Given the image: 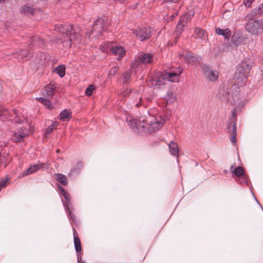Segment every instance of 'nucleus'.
<instances>
[{
  "mask_svg": "<svg viewBox=\"0 0 263 263\" xmlns=\"http://www.w3.org/2000/svg\"><path fill=\"white\" fill-rule=\"evenodd\" d=\"M252 67V62L249 59H245L238 65L233 77L234 84L229 90L222 91L220 98L222 102L234 105L238 104L241 99L239 87L247 84Z\"/></svg>",
  "mask_w": 263,
  "mask_h": 263,
  "instance_id": "f257e3e1",
  "label": "nucleus"
},
{
  "mask_svg": "<svg viewBox=\"0 0 263 263\" xmlns=\"http://www.w3.org/2000/svg\"><path fill=\"white\" fill-rule=\"evenodd\" d=\"M65 210L68 211V214L70 216L71 218L73 219H74V218H73L74 216H73V215L71 211H70V208H69V209H65Z\"/></svg>",
  "mask_w": 263,
  "mask_h": 263,
  "instance_id": "37998d69",
  "label": "nucleus"
},
{
  "mask_svg": "<svg viewBox=\"0 0 263 263\" xmlns=\"http://www.w3.org/2000/svg\"><path fill=\"white\" fill-rule=\"evenodd\" d=\"M9 179H10L8 177L1 179L0 180V192L7 186L8 184Z\"/></svg>",
  "mask_w": 263,
  "mask_h": 263,
  "instance_id": "2f4dec72",
  "label": "nucleus"
},
{
  "mask_svg": "<svg viewBox=\"0 0 263 263\" xmlns=\"http://www.w3.org/2000/svg\"><path fill=\"white\" fill-rule=\"evenodd\" d=\"M195 35L196 37L202 39L205 36V32L200 28H196L195 30Z\"/></svg>",
  "mask_w": 263,
  "mask_h": 263,
  "instance_id": "a878e982",
  "label": "nucleus"
},
{
  "mask_svg": "<svg viewBox=\"0 0 263 263\" xmlns=\"http://www.w3.org/2000/svg\"><path fill=\"white\" fill-rule=\"evenodd\" d=\"M77 256H78V261L79 262V261H80L81 260L82 257L80 255H78V254Z\"/></svg>",
  "mask_w": 263,
  "mask_h": 263,
  "instance_id": "de8ad7c7",
  "label": "nucleus"
},
{
  "mask_svg": "<svg viewBox=\"0 0 263 263\" xmlns=\"http://www.w3.org/2000/svg\"><path fill=\"white\" fill-rule=\"evenodd\" d=\"M56 72L62 78L65 74V66L64 65L58 66L55 69Z\"/></svg>",
  "mask_w": 263,
  "mask_h": 263,
  "instance_id": "cd10ccee",
  "label": "nucleus"
},
{
  "mask_svg": "<svg viewBox=\"0 0 263 263\" xmlns=\"http://www.w3.org/2000/svg\"><path fill=\"white\" fill-rule=\"evenodd\" d=\"M71 112L65 109L63 110L60 115V119L63 121H65L67 119L70 118Z\"/></svg>",
  "mask_w": 263,
  "mask_h": 263,
  "instance_id": "bb28decb",
  "label": "nucleus"
},
{
  "mask_svg": "<svg viewBox=\"0 0 263 263\" xmlns=\"http://www.w3.org/2000/svg\"><path fill=\"white\" fill-rule=\"evenodd\" d=\"M57 177L55 179L57 180L58 181H59L60 183H61L63 185H66L68 183V181L67 177L65 175L62 174H57L56 175Z\"/></svg>",
  "mask_w": 263,
  "mask_h": 263,
  "instance_id": "b1692460",
  "label": "nucleus"
},
{
  "mask_svg": "<svg viewBox=\"0 0 263 263\" xmlns=\"http://www.w3.org/2000/svg\"><path fill=\"white\" fill-rule=\"evenodd\" d=\"M107 25V21L106 18H98L95 23L92 26V29L91 33L96 36L99 35L103 31L104 28Z\"/></svg>",
  "mask_w": 263,
  "mask_h": 263,
  "instance_id": "6e6552de",
  "label": "nucleus"
},
{
  "mask_svg": "<svg viewBox=\"0 0 263 263\" xmlns=\"http://www.w3.org/2000/svg\"><path fill=\"white\" fill-rule=\"evenodd\" d=\"M108 49H109L114 55H118L117 58L118 61H120L125 54L124 48L121 46H116L111 48H108Z\"/></svg>",
  "mask_w": 263,
  "mask_h": 263,
  "instance_id": "2eb2a0df",
  "label": "nucleus"
},
{
  "mask_svg": "<svg viewBox=\"0 0 263 263\" xmlns=\"http://www.w3.org/2000/svg\"><path fill=\"white\" fill-rule=\"evenodd\" d=\"M151 83L152 85L154 87L160 86L161 85L164 84L163 81L158 78H153L151 80Z\"/></svg>",
  "mask_w": 263,
  "mask_h": 263,
  "instance_id": "c756f323",
  "label": "nucleus"
},
{
  "mask_svg": "<svg viewBox=\"0 0 263 263\" xmlns=\"http://www.w3.org/2000/svg\"><path fill=\"white\" fill-rule=\"evenodd\" d=\"M231 171L232 173L233 177H237V178H235V180L239 184L248 183L247 176L245 174V171L243 167L238 166L234 168V166L232 165L231 166Z\"/></svg>",
  "mask_w": 263,
  "mask_h": 263,
  "instance_id": "423d86ee",
  "label": "nucleus"
},
{
  "mask_svg": "<svg viewBox=\"0 0 263 263\" xmlns=\"http://www.w3.org/2000/svg\"><path fill=\"white\" fill-rule=\"evenodd\" d=\"M198 61V57L193 54L191 57V60L188 64H194L195 62Z\"/></svg>",
  "mask_w": 263,
  "mask_h": 263,
  "instance_id": "58836bf2",
  "label": "nucleus"
},
{
  "mask_svg": "<svg viewBox=\"0 0 263 263\" xmlns=\"http://www.w3.org/2000/svg\"><path fill=\"white\" fill-rule=\"evenodd\" d=\"M63 196L64 197V198H65L66 200V202L64 203V208H65V209H69V206L70 204V199H71L70 195H69V193H68L67 192L66 193V194L64 195Z\"/></svg>",
  "mask_w": 263,
  "mask_h": 263,
  "instance_id": "7c9ffc66",
  "label": "nucleus"
},
{
  "mask_svg": "<svg viewBox=\"0 0 263 263\" xmlns=\"http://www.w3.org/2000/svg\"><path fill=\"white\" fill-rule=\"evenodd\" d=\"M173 96L172 91H168L166 96V100L168 101H172L171 97Z\"/></svg>",
  "mask_w": 263,
  "mask_h": 263,
  "instance_id": "a19ab883",
  "label": "nucleus"
},
{
  "mask_svg": "<svg viewBox=\"0 0 263 263\" xmlns=\"http://www.w3.org/2000/svg\"><path fill=\"white\" fill-rule=\"evenodd\" d=\"M29 40H30L33 46H41L44 44V41L40 39L38 36L30 37Z\"/></svg>",
  "mask_w": 263,
  "mask_h": 263,
  "instance_id": "5701e85b",
  "label": "nucleus"
},
{
  "mask_svg": "<svg viewBox=\"0 0 263 263\" xmlns=\"http://www.w3.org/2000/svg\"><path fill=\"white\" fill-rule=\"evenodd\" d=\"M6 0H0V3H4L6 2Z\"/></svg>",
  "mask_w": 263,
  "mask_h": 263,
  "instance_id": "09e8293b",
  "label": "nucleus"
},
{
  "mask_svg": "<svg viewBox=\"0 0 263 263\" xmlns=\"http://www.w3.org/2000/svg\"><path fill=\"white\" fill-rule=\"evenodd\" d=\"M74 245L76 251L77 253H80L82 251L81 243L80 238L78 236L77 231L75 229H73Z\"/></svg>",
  "mask_w": 263,
  "mask_h": 263,
  "instance_id": "a211bd4d",
  "label": "nucleus"
},
{
  "mask_svg": "<svg viewBox=\"0 0 263 263\" xmlns=\"http://www.w3.org/2000/svg\"><path fill=\"white\" fill-rule=\"evenodd\" d=\"M36 99L43 103L45 106H46L48 108H52L53 107V105L51 104L50 101L46 99L45 97H39L36 98Z\"/></svg>",
  "mask_w": 263,
  "mask_h": 263,
  "instance_id": "393cba45",
  "label": "nucleus"
},
{
  "mask_svg": "<svg viewBox=\"0 0 263 263\" xmlns=\"http://www.w3.org/2000/svg\"><path fill=\"white\" fill-rule=\"evenodd\" d=\"M215 31L217 34L223 36L226 39H229L231 35V31L229 28H226L224 30L220 28H217Z\"/></svg>",
  "mask_w": 263,
  "mask_h": 263,
  "instance_id": "412c9836",
  "label": "nucleus"
},
{
  "mask_svg": "<svg viewBox=\"0 0 263 263\" xmlns=\"http://www.w3.org/2000/svg\"><path fill=\"white\" fill-rule=\"evenodd\" d=\"M19 54L22 56L23 58H26V57H30V54H31V53L30 51L25 50H20L19 52Z\"/></svg>",
  "mask_w": 263,
  "mask_h": 263,
  "instance_id": "c9c22d12",
  "label": "nucleus"
},
{
  "mask_svg": "<svg viewBox=\"0 0 263 263\" xmlns=\"http://www.w3.org/2000/svg\"><path fill=\"white\" fill-rule=\"evenodd\" d=\"M153 61V55L149 53H142L136 57L132 63L131 66L134 68L141 64H147L151 63Z\"/></svg>",
  "mask_w": 263,
  "mask_h": 263,
  "instance_id": "0eeeda50",
  "label": "nucleus"
},
{
  "mask_svg": "<svg viewBox=\"0 0 263 263\" xmlns=\"http://www.w3.org/2000/svg\"><path fill=\"white\" fill-rule=\"evenodd\" d=\"M55 87L51 84L47 85L41 91V94L43 97L51 98L54 95Z\"/></svg>",
  "mask_w": 263,
  "mask_h": 263,
  "instance_id": "4468645a",
  "label": "nucleus"
},
{
  "mask_svg": "<svg viewBox=\"0 0 263 263\" xmlns=\"http://www.w3.org/2000/svg\"><path fill=\"white\" fill-rule=\"evenodd\" d=\"M96 87L93 85H89L85 90V94L87 96H90L92 95L93 91L95 89Z\"/></svg>",
  "mask_w": 263,
  "mask_h": 263,
  "instance_id": "72a5a7b5",
  "label": "nucleus"
},
{
  "mask_svg": "<svg viewBox=\"0 0 263 263\" xmlns=\"http://www.w3.org/2000/svg\"><path fill=\"white\" fill-rule=\"evenodd\" d=\"M101 50H102V51H105V49H103V47H101Z\"/></svg>",
  "mask_w": 263,
  "mask_h": 263,
  "instance_id": "8fccbe9b",
  "label": "nucleus"
},
{
  "mask_svg": "<svg viewBox=\"0 0 263 263\" xmlns=\"http://www.w3.org/2000/svg\"><path fill=\"white\" fill-rule=\"evenodd\" d=\"M83 164L81 162H79L78 163V167L73 168L71 171L70 173L69 174V176H71L74 174V173H79L81 169L82 168Z\"/></svg>",
  "mask_w": 263,
  "mask_h": 263,
  "instance_id": "473e14b6",
  "label": "nucleus"
},
{
  "mask_svg": "<svg viewBox=\"0 0 263 263\" xmlns=\"http://www.w3.org/2000/svg\"><path fill=\"white\" fill-rule=\"evenodd\" d=\"M77 25H57L55 26L54 30L58 32H61L62 34H64L67 31H69L71 29H72L74 26Z\"/></svg>",
  "mask_w": 263,
  "mask_h": 263,
  "instance_id": "aec40b11",
  "label": "nucleus"
},
{
  "mask_svg": "<svg viewBox=\"0 0 263 263\" xmlns=\"http://www.w3.org/2000/svg\"><path fill=\"white\" fill-rule=\"evenodd\" d=\"M28 135L27 129L23 126L17 128L11 137V140L14 142L23 141L24 138Z\"/></svg>",
  "mask_w": 263,
  "mask_h": 263,
  "instance_id": "9d476101",
  "label": "nucleus"
},
{
  "mask_svg": "<svg viewBox=\"0 0 263 263\" xmlns=\"http://www.w3.org/2000/svg\"><path fill=\"white\" fill-rule=\"evenodd\" d=\"M183 27L184 24L183 23V22L181 20H180L176 26L177 32H179V33H180Z\"/></svg>",
  "mask_w": 263,
  "mask_h": 263,
  "instance_id": "4c0bfd02",
  "label": "nucleus"
},
{
  "mask_svg": "<svg viewBox=\"0 0 263 263\" xmlns=\"http://www.w3.org/2000/svg\"><path fill=\"white\" fill-rule=\"evenodd\" d=\"M182 72V68L180 67L176 68L173 70L165 73L164 74V79L172 82L178 81V77Z\"/></svg>",
  "mask_w": 263,
  "mask_h": 263,
  "instance_id": "f8f14e48",
  "label": "nucleus"
},
{
  "mask_svg": "<svg viewBox=\"0 0 263 263\" xmlns=\"http://www.w3.org/2000/svg\"><path fill=\"white\" fill-rule=\"evenodd\" d=\"M228 133L230 135L231 141L233 144L236 143V123L235 122L231 120L228 122V126L227 127Z\"/></svg>",
  "mask_w": 263,
  "mask_h": 263,
  "instance_id": "ddd939ff",
  "label": "nucleus"
},
{
  "mask_svg": "<svg viewBox=\"0 0 263 263\" xmlns=\"http://www.w3.org/2000/svg\"><path fill=\"white\" fill-rule=\"evenodd\" d=\"M112 71V72H113V74L115 73L117 71V69L116 68H114L113 69H112L110 71V72H111V71Z\"/></svg>",
  "mask_w": 263,
  "mask_h": 263,
  "instance_id": "49530a36",
  "label": "nucleus"
},
{
  "mask_svg": "<svg viewBox=\"0 0 263 263\" xmlns=\"http://www.w3.org/2000/svg\"><path fill=\"white\" fill-rule=\"evenodd\" d=\"M255 0H243V3L246 7H250L252 5V3Z\"/></svg>",
  "mask_w": 263,
  "mask_h": 263,
  "instance_id": "ea45409f",
  "label": "nucleus"
},
{
  "mask_svg": "<svg viewBox=\"0 0 263 263\" xmlns=\"http://www.w3.org/2000/svg\"><path fill=\"white\" fill-rule=\"evenodd\" d=\"M0 117L8 119L14 123L22 124L26 121L25 118L23 116L19 117L15 110L9 111L1 106H0Z\"/></svg>",
  "mask_w": 263,
  "mask_h": 263,
  "instance_id": "20e7f679",
  "label": "nucleus"
},
{
  "mask_svg": "<svg viewBox=\"0 0 263 263\" xmlns=\"http://www.w3.org/2000/svg\"><path fill=\"white\" fill-rule=\"evenodd\" d=\"M123 76L124 83H128L130 78V72L129 71H127L123 73Z\"/></svg>",
  "mask_w": 263,
  "mask_h": 263,
  "instance_id": "f704fd0d",
  "label": "nucleus"
},
{
  "mask_svg": "<svg viewBox=\"0 0 263 263\" xmlns=\"http://www.w3.org/2000/svg\"><path fill=\"white\" fill-rule=\"evenodd\" d=\"M246 29L252 35H259L263 33V23L258 20L250 21L246 25Z\"/></svg>",
  "mask_w": 263,
  "mask_h": 263,
  "instance_id": "39448f33",
  "label": "nucleus"
},
{
  "mask_svg": "<svg viewBox=\"0 0 263 263\" xmlns=\"http://www.w3.org/2000/svg\"><path fill=\"white\" fill-rule=\"evenodd\" d=\"M130 92V90H126L125 92H124V96H127Z\"/></svg>",
  "mask_w": 263,
  "mask_h": 263,
  "instance_id": "a18cd8bd",
  "label": "nucleus"
},
{
  "mask_svg": "<svg viewBox=\"0 0 263 263\" xmlns=\"http://www.w3.org/2000/svg\"><path fill=\"white\" fill-rule=\"evenodd\" d=\"M82 39L81 29L78 26H74L69 31H67L62 34L61 42L66 48H70L72 44V41H80Z\"/></svg>",
  "mask_w": 263,
  "mask_h": 263,
  "instance_id": "7ed1b4c3",
  "label": "nucleus"
},
{
  "mask_svg": "<svg viewBox=\"0 0 263 263\" xmlns=\"http://www.w3.org/2000/svg\"><path fill=\"white\" fill-rule=\"evenodd\" d=\"M164 120L160 117H152L149 116L146 119H132L128 121V124L135 132H154L160 129L164 124Z\"/></svg>",
  "mask_w": 263,
  "mask_h": 263,
  "instance_id": "f03ea898",
  "label": "nucleus"
},
{
  "mask_svg": "<svg viewBox=\"0 0 263 263\" xmlns=\"http://www.w3.org/2000/svg\"><path fill=\"white\" fill-rule=\"evenodd\" d=\"M202 71L204 77L210 81H214L218 79V72L211 70L210 67L206 65H203L202 66Z\"/></svg>",
  "mask_w": 263,
  "mask_h": 263,
  "instance_id": "9b49d317",
  "label": "nucleus"
},
{
  "mask_svg": "<svg viewBox=\"0 0 263 263\" xmlns=\"http://www.w3.org/2000/svg\"><path fill=\"white\" fill-rule=\"evenodd\" d=\"M35 10L33 6L29 3L24 5L21 9L22 13L27 15H33Z\"/></svg>",
  "mask_w": 263,
  "mask_h": 263,
  "instance_id": "f3484780",
  "label": "nucleus"
},
{
  "mask_svg": "<svg viewBox=\"0 0 263 263\" xmlns=\"http://www.w3.org/2000/svg\"><path fill=\"white\" fill-rule=\"evenodd\" d=\"M132 96L134 98L133 104L135 107H139L140 106L142 97L139 93H133Z\"/></svg>",
  "mask_w": 263,
  "mask_h": 263,
  "instance_id": "4be33fe9",
  "label": "nucleus"
},
{
  "mask_svg": "<svg viewBox=\"0 0 263 263\" xmlns=\"http://www.w3.org/2000/svg\"><path fill=\"white\" fill-rule=\"evenodd\" d=\"M133 33L140 41H143L150 37L151 31L149 28L142 27L133 30Z\"/></svg>",
  "mask_w": 263,
  "mask_h": 263,
  "instance_id": "1a4fd4ad",
  "label": "nucleus"
},
{
  "mask_svg": "<svg viewBox=\"0 0 263 263\" xmlns=\"http://www.w3.org/2000/svg\"><path fill=\"white\" fill-rule=\"evenodd\" d=\"M179 0H165L166 2H170V3H177Z\"/></svg>",
  "mask_w": 263,
  "mask_h": 263,
  "instance_id": "c03bdc74",
  "label": "nucleus"
},
{
  "mask_svg": "<svg viewBox=\"0 0 263 263\" xmlns=\"http://www.w3.org/2000/svg\"><path fill=\"white\" fill-rule=\"evenodd\" d=\"M59 125L58 122L55 121L51 125L49 126L45 130V136L47 137L48 134L51 133L53 129H54Z\"/></svg>",
  "mask_w": 263,
  "mask_h": 263,
  "instance_id": "c85d7f7f",
  "label": "nucleus"
},
{
  "mask_svg": "<svg viewBox=\"0 0 263 263\" xmlns=\"http://www.w3.org/2000/svg\"><path fill=\"white\" fill-rule=\"evenodd\" d=\"M192 55L193 53L190 52H186L184 54L182 55L184 58V60L185 61L186 63L188 64L189 63Z\"/></svg>",
  "mask_w": 263,
  "mask_h": 263,
  "instance_id": "e433bc0d",
  "label": "nucleus"
},
{
  "mask_svg": "<svg viewBox=\"0 0 263 263\" xmlns=\"http://www.w3.org/2000/svg\"><path fill=\"white\" fill-rule=\"evenodd\" d=\"M169 151L170 153L175 156L178 157L179 148L178 144L173 141H171L168 144Z\"/></svg>",
  "mask_w": 263,
  "mask_h": 263,
  "instance_id": "6ab92c4d",
  "label": "nucleus"
},
{
  "mask_svg": "<svg viewBox=\"0 0 263 263\" xmlns=\"http://www.w3.org/2000/svg\"><path fill=\"white\" fill-rule=\"evenodd\" d=\"M44 165L45 164L43 163H39L38 164L31 165L27 170L23 171L22 173V175L25 176L34 173L43 168Z\"/></svg>",
  "mask_w": 263,
  "mask_h": 263,
  "instance_id": "dca6fc26",
  "label": "nucleus"
},
{
  "mask_svg": "<svg viewBox=\"0 0 263 263\" xmlns=\"http://www.w3.org/2000/svg\"><path fill=\"white\" fill-rule=\"evenodd\" d=\"M61 190V194L64 196V195L66 194L67 192L65 191V190L62 186L59 187Z\"/></svg>",
  "mask_w": 263,
  "mask_h": 263,
  "instance_id": "79ce46f5",
  "label": "nucleus"
}]
</instances>
